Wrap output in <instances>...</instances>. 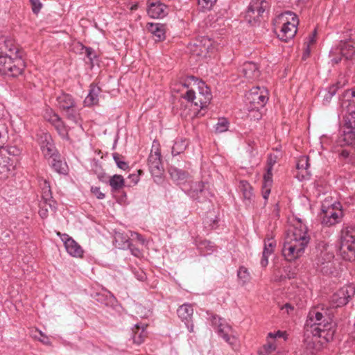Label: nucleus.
<instances>
[{
	"label": "nucleus",
	"mask_w": 355,
	"mask_h": 355,
	"mask_svg": "<svg viewBox=\"0 0 355 355\" xmlns=\"http://www.w3.org/2000/svg\"><path fill=\"white\" fill-rule=\"evenodd\" d=\"M325 315H322V309L319 310L318 308L312 309L307 316V320L305 323V327L307 329L315 327L314 324L321 318H325Z\"/></svg>",
	"instance_id": "nucleus-31"
},
{
	"label": "nucleus",
	"mask_w": 355,
	"mask_h": 355,
	"mask_svg": "<svg viewBox=\"0 0 355 355\" xmlns=\"http://www.w3.org/2000/svg\"><path fill=\"white\" fill-rule=\"evenodd\" d=\"M275 246L276 241L272 238L265 239L263 251H266V253L272 254Z\"/></svg>",
	"instance_id": "nucleus-46"
},
{
	"label": "nucleus",
	"mask_w": 355,
	"mask_h": 355,
	"mask_svg": "<svg viewBox=\"0 0 355 355\" xmlns=\"http://www.w3.org/2000/svg\"><path fill=\"white\" fill-rule=\"evenodd\" d=\"M205 184L206 183L202 181L187 182V183H184L182 189L193 200H196L199 202H204V200L201 199L200 194L207 193Z\"/></svg>",
	"instance_id": "nucleus-12"
},
{
	"label": "nucleus",
	"mask_w": 355,
	"mask_h": 355,
	"mask_svg": "<svg viewBox=\"0 0 355 355\" xmlns=\"http://www.w3.org/2000/svg\"><path fill=\"white\" fill-rule=\"evenodd\" d=\"M51 168L59 174L66 175L68 173V166L66 162L60 159V154L52 158L50 163Z\"/></svg>",
	"instance_id": "nucleus-33"
},
{
	"label": "nucleus",
	"mask_w": 355,
	"mask_h": 355,
	"mask_svg": "<svg viewBox=\"0 0 355 355\" xmlns=\"http://www.w3.org/2000/svg\"><path fill=\"white\" fill-rule=\"evenodd\" d=\"M49 121L52 123L53 126L58 124L60 122L62 121V119L58 116V114L54 113L51 118L49 119Z\"/></svg>",
	"instance_id": "nucleus-57"
},
{
	"label": "nucleus",
	"mask_w": 355,
	"mask_h": 355,
	"mask_svg": "<svg viewBox=\"0 0 355 355\" xmlns=\"http://www.w3.org/2000/svg\"><path fill=\"white\" fill-rule=\"evenodd\" d=\"M205 184L206 183L202 181L187 182V183H184L182 189L193 200H196L199 202H204V200L201 199L200 194L207 193Z\"/></svg>",
	"instance_id": "nucleus-13"
},
{
	"label": "nucleus",
	"mask_w": 355,
	"mask_h": 355,
	"mask_svg": "<svg viewBox=\"0 0 355 355\" xmlns=\"http://www.w3.org/2000/svg\"><path fill=\"white\" fill-rule=\"evenodd\" d=\"M340 146L355 144V112L349 114L346 121L345 130L338 141Z\"/></svg>",
	"instance_id": "nucleus-10"
},
{
	"label": "nucleus",
	"mask_w": 355,
	"mask_h": 355,
	"mask_svg": "<svg viewBox=\"0 0 355 355\" xmlns=\"http://www.w3.org/2000/svg\"><path fill=\"white\" fill-rule=\"evenodd\" d=\"M127 243H128V247L130 248V250H131L132 252V254L133 255H135V257H139L140 254H141V252L140 250L137 248H135L134 247L130 242L128 240L127 241Z\"/></svg>",
	"instance_id": "nucleus-58"
},
{
	"label": "nucleus",
	"mask_w": 355,
	"mask_h": 355,
	"mask_svg": "<svg viewBox=\"0 0 355 355\" xmlns=\"http://www.w3.org/2000/svg\"><path fill=\"white\" fill-rule=\"evenodd\" d=\"M237 277L239 279L240 284L244 286L250 281L251 277L248 269L244 266L239 267L237 272Z\"/></svg>",
	"instance_id": "nucleus-42"
},
{
	"label": "nucleus",
	"mask_w": 355,
	"mask_h": 355,
	"mask_svg": "<svg viewBox=\"0 0 355 355\" xmlns=\"http://www.w3.org/2000/svg\"><path fill=\"white\" fill-rule=\"evenodd\" d=\"M168 7L159 0H153L148 3L147 12L154 19L163 18L168 13Z\"/></svg>",
	"instance_id": "nucleus-18"
},
{
	"label": "nucleus",
	"mask_w": 355,
	"mask_h": 355,
	"mask_svg": "<svg viewBox=\"0 0 355 355\" xmlns=\"http://www.w3.org/2000/svg\"><path fill=\"white\" fill-rule=\"evenodd\" d=\"M92 171L97 175L98 180L103 182H107V176L101 165L95 162L92 165Z\"/></svg>",
	"instance_id": "nucleus-41"
},
{
	"label": "nucleus",
	"mask_w": 355,
	"mask_h": 355,
	"mask_svg": "<svg viewBox=\"0 0 355 355\" xmlns=\"http://www.w3.org/2000/svg\"><path fill=\"white\" fill-rule=\"evenodd\" d=\"M269 4L266 0H252L245 12V19L252 26H256L263 19Z\"/></svg>",
	"instance_id": "nucleus-4"
},
{
	"label": "nucleus",
	"mask_w": 355,
	"mask_h": 355,
	"mask_svg": "<svg viewBox=\"0 0 355 355\" xmlns=\"http://www.w3.org/2000/svg\"><path fill=\"white\" fill-rule=\"evenodd\" d=\"M191 82H193L194 85H197L198 89V94H200L205 97V89L207 90L208 93H211L210 89L205 85V83L198 80V79L193 76H188L184 83H180L184 87L189 88Z\"/></svg>",
	"instance_id": "nucleus-29"
},
{
	"label": "nucleus",
	"mask_w": 355,
	"mask_h": 355,
	"mask_svg": "<svg viewBox=\"0 0 355 355\" xmlns=\"http://www.w3.org/2000/svg\"><path fill=\"white\" fill-rule=\"evenodd\" d=\"M285 15H289L292 21L287 20L286 21L284 22L281 30L277 33V36L279 40L286 42L290 39L293 38L296 34L298 19L297 15L291 11L286 12Z\"/></svg>",
	"instance_id": "nucleus-9"
},
{
	"label": "nucleus",
	"mask_w": 355,
	"mask_h": 355,
	"mask_svg": "<svg viewBox=\"0 0 355 355\" xmlns=\"http://www.w3.org/2000/svg\"><path fill=\"white\" fill-rule=\"evenodd\" d=\"M271 187L272 186L262 185V195L266 201L268 200L270 193Z\"/></svg>",
	"instance_id": "nucleus-56"
},
{
	"label": "nucleus",
	"mask_w": 355,
	"mask_h": 355,
	"mask_svg": "<svg viewBox=\"0 0 355 355\" xmlns=\"http://www.w3.org/2000/svg\"><path fill=\"white\" fill-rule=\"evenodd\" d=\"M40 145L45 158L52 159L59 155L49 134L42 133L40 136Z\"/></svg>",
	"instance_id": "nucleus-16"
},
{
	"label": "nucleus",
	"mask_w": 355,
	"mask_h": 355,
	"mask_svg": "<svg viewBox=\"0 0 355 355\" xmlns=\"http://www.w3.org/2000/svg\"><path fill=\"white\" fill-rule=\"evenodd\" d=\"M272 170L268 171V168H266V172L263 175V184L262 185H266V186H272Z\"/></svg>",
	"instance_id": "nucleus-50"
},
{
	"label": "nucleus",
	"mask_w": 355,
	"mask_h": 355,
	"mask_svg": "<svg viewBox=\"0 0 355 355\" xmlns=\"http://www.w3.org/2000/svg\"><path fill=\"white\" fill-rule=\"evenodd\" d=\"M15 162L13 158L6 157L0 154V178H7L13 173Z\"/></svg>",
	"instance_id": "nucleus-24"
},
{
	"label": "nucleus",
	"mask_w": 355,
	"mask_h": 355,
	"mask_svg": "<svg viewBox=\"0 0 355 355\" xmlns=\"http://www.w3.org/2000/svg\"><path fill=\"white\" fill-rule=\"evenodd\" d=\"M122 158L123 157L119 153H115L113 154V159L116 162L117 166L120 169L125 171L129 168V165L126 162L121 160Z\"/></svg>",
	"instance_id": "nucleus-47"
},
{
	"label": "nucleus",
	"mask_w": 355,
	"mask_h": 355,
	"mask_svg": "<svg viewBox=\"0 0 355 355\" xmlns=\"http://www.w3.org/2000/svg\"><path fill=\"white\" fill-rule=\"evenodd\" d=\"M340 83H336V85H332L328 88V91L327 94L324 96V101L329 103L332 98L333 96H334L339 88Z\"/></svg>",
	"instance_id": "nucleus-49"
},
{
	"label": "nucleus",
	"mask_w": 355,
	"mask_h": 355,
	"mask_svg": "<svg viewBox=\"0 0 355 355\" xmlns=\"http://www.w3.org/2000/svg\"><path fill=\"white\" fill-rule=\"evenodd\" d=\"M146 29L150 32L156 42H161L166 38V26L160 23H147Z\"/></svg>",
	"instance_id": "nucleus-25"
},
{
	"label": "nucleus",
	"mask_w": 355,
	"mask_h": 355,
	"mask_svg": "<svg viewBox=\"0 0 355 355\" xmlns=\"http://www.w3.org/2000/svg\"><path fill=\"white\" fill-rule=\"evenodd\" d=\"M199 5L204 9H210L217 0H198Z\"/></svg>",
	"instance_id": "nucleus-53"
},
{
	"label": "nucleus",
	"mask_w": 355,
	"mask_h": 355,
	"mask_svg": "<svg viewBox=\"0 0 355 355\" xmlns=\"http://www.w3.org/2000/svg\"><path fill=\"white\" fill-rule=\"evenodd\" d=\"M310 241L306 230L295 228L292 235L287 238L282 248V254L288 261L295 260L302 256Z\"/></svg>",
	"instance_id": "nucleus-1"
},
{
	"label": "nucleus",
	"mask_w": 355,
	"mask_h": 355,
	"mask_svg": "<svg viewBox=\"0 0 355 355\" xmlns=\"http://www.w3.org/2000/svg\"><path fill=\"white\" fill-rule=\"evenodd\" d=\"M168 173L171 179L178 184H182V187L184 186V183H187L189 177L188 172L174 166H171L168 168Z\"/></svg>",
	"instance_id": "nucleus-27"
},
{
	"label": "nucleus",
	"mask_w": 355,
	"mask_h": 355,
	"mask_svg": "<svg viewBox=\"0 0 355 355\" xmlns=\"http://www.w3.org/2000/svg\"><path fill=\"white\" fill-rule=\"evenodd\" d=\"M7 133L6 128L3 125L0 126V154L6 157L12 156L15 162L17 160L16 157L21 153V150L17 146H4V140Z\"/></svg>",
	"instance_id": "nucleus-17"
},
{
	"label": "nucleus",
	"mask_w": 355,
	"mask_h": 355,
	"mask_svg": "<svg viewBox=\"0 0 355 355\" xmlns=\"http://www.w3.org/2000/svg\"><path fill=\"white\" fill-rule=\"evenodd\" d=\"M229 122L227 119L221 118L218 119V123L215 125V132L222 133L228 130Z\"/></svg>",
	"instance_id": "nucleus-44"
},
{
	"label": "nucleus",
	"mask_w": 355,
	"mask_h": 355,
	"mask_svg": "<svg viewBox=\"0 0 355 355\" xmlns=\"http://www.w3.org/2000/svg\"><path fill=\"white\" fill-rule=\"evenodd\" d=\"M31 8L35 14H37L42 8V3L40 0H30Z\"/></svg>",
	"instance_id": "nucleus-52"
},
{
	"label": "nucleus",
	"mask_w": 355,
	"mask_h": 355,
	"mask_svg": "<svg viewBox=\"0 0 355 355\" xmlns=\"http://www.w3.org/2000/svg\"><path fill=\"white\" fill-rule=\"evenodd\" d=\"M309 167V157L306 155L301 156L297 162L296 168L297 173L295 177L300 181L309 179L311 175Z\"/></svg>",
	"instance_id": "nucleus-21"
},
{
	"label": "nucleus",
	"mask_w": 355,
	"mask_h": 355,
	"mask_svg": "<svg viewBox=\"0 0 355 355\" xmlns=\"http://www.w3.org/2000/svg\"><path fill=\"white\" fill-rule=\"evenodd\" d=\"M56 101L58 107L62 111L73 107L76 105L72 96L64 92L56 97Z\"/></svg>",
	"instance_id": "nucleus-28"
},
{
	"label": "nucleus",
	"mask_w": 355,
	"mask_h": 355,
	"mask_svg": "<svg viewBox=\"0 0 355 355\" xmlns=\"http://www.w3.org/2000/svg\"><path fill=\"white\" fill-rule=\"evenodd\" d=\"M277 162V157L275 155H272V154H270L268 157L267 159V165L266 168L270 170H272L273 166Z\"/></svg>",
	"instance_id": "nucleus-54"
},
{
	"label": "nucleus",
	"mask_w": 355,
	"mask_h": 355,
	"mask_svg": "<svg viewBox=\"0 0 355 355\" xmlns=\"http://www.w3.org/2000/svg\"><path fill=\"white\" fill-rule=\"evenodd\" d=\"M54 212L56 209V202L55 200H42L40 203L39 214L42 218L48 216L49 210Z\"/></svg>",
	"instance_id": "nucleus-34"
},
{
	"label": "nucleus",
	"mask_w": 355,
	"mask_h": 355,
	"mask_svg": "<svg viewBox=\"0 0 355 355\" xmlns=\"http://www.w3.org/2000/svg\"><path fill=\"white\" fill-rule=\"evenodd\" d=\"M14 51L18 52L14 41L3 35L0 36V71H5L6 62L10 60V53Z\"/></svg>",
	"instance_id": "nucleus-7"
},
{
	"label": "nucleus",
	"mask_w": 355,
	"mask_h": 355,
	"mask_svg": "<svg viewBox=\"0 0 355 355\" xmlns=\"http://www.w3.org/2000/svg\"><path fill=\"white\" fill-rule=\"evenodd\" d=\"M212 247H213V246H212V245H211V242H209V241H202V242L200 243V248H206L211 249Z\"/></svg>",
	"instance_id": "nucleus-61"
},
{
	"label": "nucleus",
	"mask_w": 355,
	"mask_h": 355,
	"mask_svg": "<svg viewBox=\"0 0 355 355\" xmlns=\"http://www.w3.org/2000/svg\"><path fill=\"white\" fill-rule=\"evenodd\" d=\"M343 59H344V58L342 57V55L340 57H335L331 59V62L333 64H337L340 63Z\"/></svg>",
	"instance_id": "nucleus-64"
},
{
	"label": "nucleus",
	"mask_w": 355,
	"mask_h": 355,
	"mask_svg": "<svg viewBox=\"0 0 355 355\" xmlns=\"http://www.w3.org/2000/svg\"><path fill=\"white\" fill-rule=\"evenodd\" d=\"M128 178L130 179L135 184H136L139 180L138 175H137L136 174L129 175Z\"/></svg>",
	"instance_id": "nucleus-63"
},
{
	"label": "nucleus",
	"mask_w": 355,
	"mask_h": 355,
	"mask_svg": "<svg viewBox=\"0 0 355 355\" xmlns=\"http://www.w3.org/2000/svg\"><path fill=\"white\" fill-rule=\"evenodd\" d=\"M10 53V62H6L5 71H0L3 75H7L12 77H17L21 74L24 68L25 63L22 60L21 56L19 54V52L12 51Z\"/></svg>",
	"instance_id": "nucleus-5"
},
{
	"label": "nucleus",
	"mask_w": 355,
	"mask_h": 355,
	"mask_svg": "<svg viewBox=\"0 0 355 355\" xmlns=\"http://www.w3.org/2000/svg\"><path fill=\"white\" fill-rule=\"evenodd\" d=\"M182 98L186 99L188 102H191L195 106L203 109L209 104L212 98V95L211 93H208L207 89H205V97L200 94L196 95L194 90L190 89L182 96Z\"/></svg>",
	"instance_id": "nucleus-14"
},
{
	"label": "nucleus",
	"mask_w": 355,
	"mask_h": 355,
	"mask_svg": "<svg viewBox=\"0 0 355 355\" xmlns=\"http://www.w3.org/2000/svg\"><path fill=\"white\" fill-rule=\"evenodd\" d=\"M144 331V327H140L138 324H135V328L132 329V340L135 343L140 345L144 341L146 336Z\"/></svg>",
	"instance_id": "nucleus-36"
},
{
	"label": "nucleus",
	"mask_w": 355,
	"mask_h": 355,
	"mask_svg": "<svg viewBox=\"0 0 355 355\" xmlns=\"http://www.w3.org/2000/svg\"><path fill=\"white\" fill-rule=\"evenodd\" d=\"M62 240L64 243L66 250L71 256L78 258L83 257L84 250L75 240L67 234H64Z\"/></svg>",
	"instance_id": "nucleus-22"
},
{
	"label": "nucleus",
	"mask_w": 355,
	"mask_h": 355,
	"mask_svg": "<svg viewBox=\"0 0 355 355\" xmlns=\"http://www.w3.org/2000/svg\"><path fill=\"white\" fill-rule=\"evenodd\" d=\"M148 165L150 172L153 177L157 178V180L162 179L164 173V167L161 159V152L159 148H153L148 158Z\"/></svg>",
	"instance_id": "nucleus-6"
},
{
	"label": "nucleus",
	"mask_w": 355,
	"mask_h": 355,
	"mask_svg": "<svg viewBox=\"0 0 355 355\" xmlns=\"http://www.w3.org/2000/svg\"><path fill=\"white\" fill-rule=\"evenodd\" d=\"M110 186L112 191H117L122 189L125 184V180L121 175H114L107 179Z\"/></svg>",
	"instance_id": "nucleus-35"
},
{
	"label": "nucleus",
	"mask_w": 355,
	"mask_h": 355,
	"mask_svg": "<svg viewBox=\"0 0 355 355\" xmlns=\"http://www.w3.org/2000/svg\"><path fill=\"white\" fill-rule=\"evenodd\" d=\"M328 261L324 263L322 266L317 267V270H319L324 275H333L336 273V265L334 263V255H329L327 257Z\"/></svg>",
	"instance_id": "nucleus-32"
},
{
	"label": "nucleus",
	"mask_w": 355,
	"mask_h": 355,
	"mask_svg": "<svg viewBox=\"0 0 355 355\" xmlns=\"http://www.w3.org/2000/svg\"><path fill=\"white\" fill-rule=\"evenodd\" d=\"M340 256L344 260H355V230L347 227L343 231L339 249Z\"/></svg>",
	"instance_id": "nucleus-3"
},
{
	"label": "nucleus",
	"mask_w": 355,
	"mask_h": 355,
	"mask_svg": "<svg viewBox=\"0 0 355 355\" xmlns=\"http://www.w3.org/2000/svg\"><path fill=\"white\" fill-rule=\"evenodd\" d=\"M81 50L85 51L84 53H85L87 58L89 60L92 65H93L94 60L97 58V55L95 51L92 47H88L83 45H82Z\"/></svg>",
	"instance_id": "nucleus-48"
},
{
	"label": "nucleus",
	"mask_w": 355,
	"mask_h": 355,
	"mask_svg": "<svg viewBox=\"0 0 355 355\" xmlns=\"http://www.w3.org/2000/svg\"><path fill=\"white\" fill-rule=\"evenodd\" d=\"M101 89L98 87H91L88 95L87 96L85 103L87 105H93L98 103V94Z\"/></svg>",
	"instance_id": "nucleus-38"
},
{
	"label": "nucleus",
	"mask_w": 355,
	"mask_h": 355,
	"mask_svg": "<svg viewBox=\"0 0 355 355\" xmlns=\"http://www.w3.org/2000/svg\"><path fill=\"white\" fill-rule=\"evenodd\" d=\"M40 182V185L42 186V200H53L49 182L44 179H41Z\"/></svg>",
	"instance_id": "nucleus-39"
},
{
	"label": "nucleus",
	"mask_w": 355,
	"mask_h": 355,
	"mask_svg": "<svg viewBox=\"0 0 355 355\" xmlns=\"http://www.w3.org/2000/svg\"><path fill=\"white\" fill-rule=\"evenodd\" d=\"M284 332L281 331H277L275 333L270 332L268 335V338H276L277 337L281 338L284 336Z\"/></svg>",
	"instance_id": "nucleus-60"
},
{
	"label": "nucleus",
	"mask_w": 355,
	"mask_h": 355,
	"mask_svg": "<svg viewBox=\"0 0 355 355\" xmlns=\"http://www.w3.org/2000/svg\"><path fill=\"white\" fill-rule=\"evenodd\" d=\"M247 99L252 109L263 107L268 100V91L265 87H254L247 94Z\"/></svg>",
	"instance_id": "nucleus-11"
},
{
	"label": "nucleus",
	"mask_w": 355,
	"mask_h": 355,
	"mask_svg": "<svg viewBox=\"0 0 355 355\" xmlns=\"http://www.w3.org/2000/svg\"><path fill=\"white\" fill-rule=\"evenodd\" d=\"M327 255H334L333 250L328 244L324 242L319 243L316 248V255L313 261L315 268L328 261Z\"/></svg>",
	"instance_id": "nucleus-20"
},
{
	"label": "nucleus",
	"mask_w": 355,
	"mask_h": 355,
	"mask_svg": "<svg viewBox=\"0 0 355 355\" xmlns=\"http://www.w3.org/2000/svg\"><path fill=\"white\" fill-rule=\"evenodd\" d=\"M344 97L347 98V101L350 103L355 104V89L354 90H346Z\"/></svg>",
	"instance_id": "nucleus-51"
},
{
	"label": "nucleus",
	"mask_w": 355,
	"mask_h": 355,
	"mask_svg": "<svg viewBox=\"0 0 355 355\" xmlns=\"http://www.w3.org/2000/svg\"><path fill=\"white\" fill-rule=\"evenodd\" d=\"M269 255H270L269 253H266V251H263L262 257L261 259V265L263 267H266L268 265Z\"/></svg>",
	"instance_id": "nucleus-59"
},
{
	"label": "nucleus",
	"mask_w": 355,
	"mask_h": 355,
	"mask_svg": "<svg viewBox=\"0 0 355 355\" xmlns=\"http://www.w3.org/2000/svg\"><path fill=\"white\" fill-rule=\"evenodd\" d=\"M65 112V116L67 119L71 121L76 124H80L81 119L76 105L73 107L63 110Z\"/></svg>",
	"instance_id": "nucleus-37"
},
{
	"label": "nucleus",
	"mask_w": 355,
	"mask_h": 355,
	"mask_svg": "<svg viewBox=\"0 0 355 355\" xmlns=\"http://www.w3.org/2000/svg\"><path fill=\"white\" fill-rule=\"evenodd\" d=\"M55 128L56 129L59 135L64 139H69L68 131L63 121L60 122L55 125Z\"/></svg>",
	"instance_id": "nucleus-45"
},
{
	"label": "nucleus",
	"mask_w": 355,
	"mask_h": 355,
	"mask_svg": "<svg viewBox=\"0 0 355 355\" xmlns=\"http://www.w3.org/2000/svg\"><path fill=\"white\" fill-rule=\"evenodd\" d=\"M343 213L340 210L335 211L334 208L329 209L324 213L322 223L327 226H331L339 222Z\"/></svg>",
	"instance_id": "nucleus-26"
},
{
	"label": "nucleus",
	"mask_w": 355,
	"mask_h": 355,
	"mask_svg": "<svg viewBox=\"0 0 355 355\" xmlns=\"http://www.w3.org/2000/svg\"><path fill=\"white\" fill-rule=\"evenodd\" d=\"M177 314L184 323L190 322L193 314L192 305L188 303L183 304L178 309Z\"/></svg>",
	"instance_id": "nucleus-30"
},
{
	"label": "nucleus",
	"mask_w": 355,
	"mask_h": 355,
	"mask_svg": "<svg viewBox=\"0 0 355 355\" xmlns=\"http://www.w3.org/2000/svg\"><path fill=\"white\" fill-rule=\"evenodd\" d=\"M211 322L214 325L217 326V332L225 342L232 344L230 334L232 332V327L225 323V320L218 315H213Z\"/></svg>",
	"instance_id": "nucleus-19"
},
{
	"label": "nucleus",
	"mask_w": 355,
	"mask_h": 355,
	"mask_svg": "<svg viewBox=\"0 0 355 355\" xmlns=\"http://www.w3.org/2000/svg\"><path fill=\"white\" fill-rule=\"evenodd\" d=\"M355 295V287L352 285H345L336 291L331 297V302L336 307L346 305Z\"/></svg>",
	"instance_id": "nucleus-8"
},
{
	"label": "nucleus",
	"mask_w": 355,
	"mask_h": 355,
	"mask_svg": "<svg viewBox=\"0 0 355 355\" xmlns=\"http://www.w3.org/2000/svg\"><path fill=\"white\" fill-rule=\"evenodd\" d=\"M91 191L98 199H103L105 198V194L101 191L100 187H92L91 188Z\"/></svg>",
	"instance_id": "nucleus-55"
},
{
	"label": "nucleus",
	"mask_w": 355,
	"mask_h": 355,
	"mask_svg": "<svg viewBox=\"0 0 355 355\" xmlns=\"http://www.w3.org/2000/svg\"><path fill=\"white\" fill-rule=\"evenodd\" d=\"M240 189L243 193V198L246 200H250L253 196L251 185L247 181L242 180L240 182Z\"/></svg>",
	"instance_id": "nucleus-40"
},
{
	"label": "nucleus",
	"mask_w": 355,
	"mask_h": 355,
	"mask_svg": "<svg viewBox=\"0 0 355 355\" xmlns=\"http://www.w3.org/2000/svg\"><path fill=\"white\" fill-rule=\"evenodd\" d=\"M282 310L286 309L287 313H289L290 311H293L294 309V307L289 303L285 304L284 306L281 308Z\"/></svg>",
	"instance_id": "nucleus-62"
},
{
	"label": "nucleus",
	"mask_w": 355,
	"mask_h": 355,
	"mask_svg": "<svg viewBox=\"0 0 355 355\" xmlns=\"http://www.w3.org/2000/svg\"><path fill=\"white\" fill-rule=\"evenodd\" d=\"M339 49L346 67H351L355 60V44L349 41H340Z\"/></svg>",
	"instance_id": "nucleus-15"
},
{
	"label": "nucleus",
	"mask_w": 355,
	"mask_h": 355,
	"mask_svg": "<svg viewBox=\"0 0 355 355\" xmlns=\"http://www.w3.org/2000/svg\"><path fill=\"white\" fill-rule=\"evenodd\" d=\"M276 349V345L274 341H270L268 339L267 343L263 345L258 351L259 355H269Z\"/></svg>",
	"instance_id": "nucleus-43"
},
{
	"label": "nucleus",
	"mask_w": 355,
	"mask_h": 355,
	"mask_svg": "<svg viewBox=\"0 0 355 355\" xmlns=\"http://www.w3.org/2000/svg\"><path fill=\"white\" fill-rule=\"evenodd\" d=\"M322 315H325V318H321L310 329H307L306 334L307 338H309V333L312 334V341L313 343L318 342L322 344L328 343L333 340L335 328L333 323V316L328 313V311L322 309Z\"/></svg>",
	"instance_id": "nucleus-2"
},
{
	"label": "nucleus",
	"mask_w": 355,
	"mask_h": 355,
	"mask_svg": "<svg viewBox=\"0 0 355 355\" xmlns=\"http://www.w3.org/2000/svg\"><path fill=\"white\" fill-rule=\"evenodd\" d=\"M241 71L248 81L258 79L261 73L257 64L252 62H245L241 67Z\"/></svg>",
	"instance_id": "nucleus-23"
}]
</instances>
